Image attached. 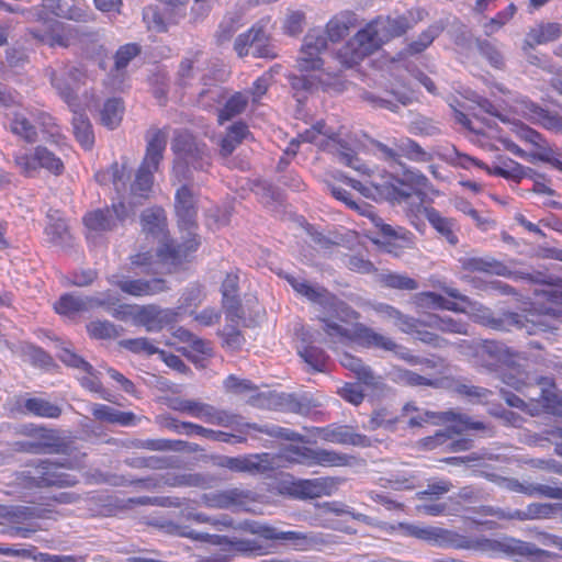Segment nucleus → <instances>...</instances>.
I'll use <instances>...</instances> for the list:
<instances>
[{"instance_id":"obj_41","label":"nucleus","mask_w":562,"mask_h":562,"mask_svg":"<svg viewBox=\"0 0 562 562\" xmlns=\"http://www.w3.org/2000/svg\"><path fill=\"white\" fill-rule=\"evenodd\" d=\"M349 340L366 347L386 348L385 338L362 324L350 327Z\"/></svg>"},{"instance_id":"obj_47","label":"nucleus","mask_w":562,"mask_h":562,"mask_svg":"<svg viewBox=\"0 0 562 562\" xmlns=\"http://www.w3.org/2000/svg\"><path fill=\"white\" fill-rule=\"evenodd\" d=\"M249 102L248 93L235 92L225 102L224 106L218 112V121H229L233 117L245 112Z\"/></svg>"},{"instance_id":"obj_6","label":"nucleus","mask_w":562,"mask_h":562,"mask_svg":"<svg viewBox=\"0 0 562 562\" xmlns=\"http://www.w3.org/2000/svg\"><path fill=\"white\" fill-rule=\"evenodd\" d=\"M325 123L317 122L311 128H307L301 133L299 135L300 139L302 142L316 144L322 149L334 153L341 164L359 171L360 173L369 176L370 169L360 161L355 151L346 144L337 140L335 133L325 130Z\"/></svg>"},{"instance_id":"obj_57","label":"nucleus","mask_w":562,"mask_h":562,"mask_svg":"<svg viewBox=\"0 0 562 562\" xmlns=\"http://www.w3.org/2000/svg\"><path fill=\"white\" fill-rule=\"evenodd\" d=\"M352 25L351 15H339L333 18L326 25V30L322 31L326 36V40L331 42H338L349 34V30Z\"/></svg>"},{"instance_id":"obj_48","label":"nucleus","mask_w":562,"mask_h":562,"mask_svg":"<svg viewBox=\"0 0 562 562\" xmlns=\"http://www.w3.org/2000/svg\"><path fill=\"white\" fill-rule=\"evenodd\" d=\"M71 122L74 134L77 140L81 144L82 147L90 149L94 143V136L88 116L82 112H77L74 110Z\"/></svg>"},{"instance_id":"obj_52","label":"nucleus","mask_w":562,"mask_h":562,"mask_svg":"<svg viewBox=\"0 0 562 562\" xmlns=\"http://www.w3.org/2000/svg\"><path fill=\"white\" fill-rule=\"evenodd\" d=\"M128 178L130 175L126 172V167L124 165H119L117 162H114L109 170L95 173L98 182L105 184L111 181L117 193L125 191Z\"/></svg>"},{"instance_id":"obj_51","label":"nucleus","mask_w":562,"mask_h":562,"mask_svg":"<svg viewBox=\"0 0 562 562\" xmlns=\"http://www.w3.org/2000/svg\"><path fill=\"white\" fill-rule=\"evenodd\" d=\"M10 131L27 143H34L37 138L36 126L22 112L13 113L10 120Z\"/></svg>"},{"instance_id":"obj_2","label":"nucleus","mask_w":562,"mask_h":562,"mask_svg":"<svg viewBox=\"0 0 562 562\" xmlns=\"http://www.w3.org/2000/svg\"><path fill=\"white\" fill-rule=\"evenodd\" d=\"M172 176L178 182H193L194 172H209L212 156L207 145L186 130L175 131Z\"/></svg>"},{"instance_id":"obj_5","label":"nucleus","mask_w":562,"mask_h":562,"mask_svg":"<svg viewBox=\"0 0 562 562\" xmlns=\"http://www.w3.org/2000/svg\"><path fill=\"white\" fill-rule=\"evenodd\" d=\"M27 32L38 44L49 47L67 48L79 45L83 48L90 43H95L99 37L97 32L87 27L74 26L57 21L45 23L41 27H31Z\"/></svg>"},{"instance_id":"obj_37","label":"nucleus","mask_w":562,"mask_h":562,"mask_svg":"<svg viewBox=\"0 0 562 562\" xmlns=\"http://www.w3.org/2000/svg\"><path fill=\"white\" fill-rule=\"evenodd\" d=\"M289 541L296 550H308L319 544H324L325 540L321 533L301 532V531H280V539Z\"/></svg>"},{"instance_id":"obj_19","label":"nucleus","mask_w":562,"mask_h":562,"mask_svg":"<svg viewBox=\"0 0 562 562\" xmlns=\"http://www.w3.org/2000/svg\"><path fill=\"white\" fill-rule=\"evenodd\" d=\"M339 71H322V74L308 75V72H301L290 77V83L293 90L300 92H311L315 89L322 88L327 90L330 87L338 88L340 82L338 81Z\"/></svg>"},{"instance_id":"obj_28","label":"nucleus","mask_w":562,"mask_h":562,"mask_svg":"<svg viewBox=\"0 0 562 562\" xmlns=\"http://www.w3.org/2000/svg\"><path fill=\"white\" fill-rule=\"evenodd\" d=\"M423 326L429 327L446 334L470 335L469 324L460 318L448 315L428 314L422 321Z\"/></svg>"},{"instance_id":"obj_50","label":"nucleus","mask_w":562,"mask_h":562,"mask_svg":"<svg viewBox=\"0 0 562 562\" xmlns=\"http://www.w3.org/2000/svg\"><path fill=\"white\" fill-rule=\"evenodd\" d=\"M50 82L60 98L71 108L77 103V89L74 87L67 76H63L60 70L50 71Z\"/></svg>"},{"instance_id":"obj_62","label":"nucleus","mask_w":562,"mask_h":562,"mask_svg":"<svg viewBox=\"0 0 562 562\" xmlns=\"http://www.w3.org/2000/svg\"><path fill=\"white\" fill-rule=\"evenodd\" d=\"M35 159L37 165L49 170L55 175H60L64 170L63 161L47 148L38 146L35 149Z\"/></svg>"},{"instance_id":"obj_30","label":"nucleus","mask_w":562,"mask_h":562,"mask_svg":"<svg viewBox=\"0 0 562 562\" xmlns=\"http://www.w3.org/2000/svg\"><path fill=\"white\" fill-rule=\"evenodd\" d=\"M425 16V10L411 9L393 19L389 18V38H395L405 35L408 31L413 30L417 23L422 22Z\"/></svg>"},{"instance_id":"obj_34","label":"nucleus","mask_w":562,"mask_h":562,"mask_svg":"<svg viewBox=\"0 0 562 562\" xmlns=\"http://www.w3.org/2000/svg\"><path fill=\"white\" fill-rule=\"evenodd\" d=\"M333 177L334 179L348 183L368 199H372L376 202H382L386 199V187L384 184H376L374 182L364 184L361 181L347 177L340 171L333 173Z\"/></svg>"},{"instance_id":"obj_60","label":"nucleus","mask_w":562,"mask_h":562,"mask_svg":"<svg viewBox=\"0 0 562 562\" xmlns=\"http://www.w3.org/2000/svg\"><path fill=\"white\" fill-rule=\"evenodd\" d=\"M454 392L475 404H486L493 395V392L488 389L461 382L456 383Z\"/></svg>"},{"instance_id":"obj_32","label":"nucleus","mask_w":562,"mask_h":562,"mask_svg":"<svg viewBox=\"0 0 562 562\" xmlns=\"http://www.w3.org/2000/svg\"><path fill=\"white\" fill-rule=\"evenodd\" d=\"M49 223L45 228L48 240L55 246L66 247L71 244V235L67 223L58 216V212L48 213Z\"/></svg>"},{"instance_id":"obj_25","label":"nucleus","mask_w":562,"mask_h":562,"mask_svg":"<svg viewBox=\"0 0 562 562\" xmlns=\"http://www.w3.org/2000/svg\"><path fill=\"white\" fill-rule=\"evenodd\" d=\"M446 24L443 21H437L424 30L416 40L408 43L397 57H393L392 61L405 59L409 56H415L425 52L434 41L445 31Z\"/></svg>"},{"instance_id":"obj_16","label":"nucleus","mask_w":562,"mask_h":562,"mask_svg":"<svg viewBox=\"0 0 562 562\" xmlns=\"http://www.w3.org/2000/svg\"><path fill=\"white\" fill-rule=\"evenodd\" d=\"M487 477L495 482L499 487L510 492L525 494L528 496H544L553 499H562V487L548 484L521 483L514 477H505L497 474H487Z\"/></svg>"},{"instance_id":"obj_21","label":"nucleus","mask_w":562,"mask_h":562,"mask_svg":"<svg viewBox=\"0 0 562 562\" xmlns=\"http://www.w3.org/2000/svg\"><path fill=\"white\" fill-rule=\"evenodd\" d=\"M58 358L66 366L85 371L87 375L81 378V385L91 392L100 393L104 400H108V397L103 394L102 383L99 380L97 371L89 362H87L85 359H82L80 356L76 355L68 348H63L58 355Z\"/></svg>"},{"instance_id":"obj_46","label":"nucleus","mask_w":562,"mask_h":562,"mask_svg":"<svg viewBox=\"0 0 562 562\" xmlns=\"http://www.w3.org/2000/svg\"><path fill=\"white\" fill-rule=\"evenodd\" d=\"M527 109L529 110L530 119L542 127L562 134V117L555 113H551L541 106L530 103Z\"/></svg>"},{"instance_id":"obj_56","label":"nucleus","mask_w":562,"mask_h":562,"mask_svg":"<svg viewBox=\"0 0 562 562\" xmlns=\"http://www.w3.org/2000/svg\"><path fill=\"white\" fill-rule=\"evenodd\" d=\"M263 25L255 24L247 32L239 34L234 42V50L239 57H245L249 53V48H254L258 44V37L262 36Z\"/></svg>"},{"instance_id":"obj_38","label":"nucleus","mask_w":562,"mask_h":562,"mask_svg":"<svg viewBox=\"0 0 562 562\" xmlns=\"http://www.w3.org/2000/svg\"><path fill=\"white\" fill-rule=\"evenodd\" d=\"M249 135L248 126L243 122H237L231 125L226 135L222 138L220 144V154L223 157L229 156L235 148Z\"/></svg>"},{"instance_id":"obj_61","label":"nucleus","mask_w":562,"mask_h":562,"mask_svg":"<svg viewBox=\"0 0 562 562\" xmlns=\"http://www.w3.org/2000/svg\"><path fill=\"white\" fill-rule=\"evenodd\" d=\"M90 336L97 339H112L121 336L123 327L116 326L109 321L91 322L87 326Z\"/></svg>"},{"instance_id":"obj_58","label":"nucleus","mask_w":562,"mask_h":562,"mask_svg":"<svg viewBox=\"0 0 562 562\" xmlns=\"http://www.w3.org/2000/svg\"><path fill=\"white\" fill-rule=\"evenodd\" d=\"M25 409L38 417L58 418L61 414V408L44 398L32 397L25 401Z\"/></svg>"},{"instance_id":"obj_8","label":"nucleus","mask_w":562,"mask_h":562,"mask_svg":"<svg viewBox=\"0 0 562 562\" xmlns=\"http://www.w3.org/2000/svg\"><path fill=\"white\" fill-rule=\"evenodd\" d=\"M61 468H70V463H59L49 459L41 460L30 470L20 474L21 484L26 488L67 487L77 484V479L61 472Z\"/></svg>"},{"instance_id":"obj_55","label":"nucleus","mask_w":562,"mask_h":562,"mask_svg":"<svg viewBox=\"0 0 562 562\" xmlns=\"http://www.w3.org/2000/svg\"><path fill=\"white\" fill-rule=\"evenodd\" d=\"M175 411L187 413L192 417L200 418L207 423L212 412V405L193 400H177L171 406Z\"/></svg>"},{"instance_id":"obj_53","label":"nucleus","mask_w":562,"mask_h":562,"mask_svg":"<svg viewBox=\"0 0 562 562\" xmlns=\"http://www.w3.org/2000/svg\"><path fill=\"white\" fill-rule=\"evenodd\" d=\"M124 105L121 99H109L100 111L101 123L110 130H114L122 121Z\"/></svg>"},{"instance_id":"obj_7","label":"nucleus","mask_w":562,"mask_h":562,"mask_svg":"<svg viewBox=\"0 0 562 562\" xmlns=\"http://www.w3.org/2000/svg\"><path fill=\"white\" fill-rule=\"evenodd\" d=\"M285 280L297 294L306 297L314 304H318L324 310L334 313L339 319L348 321L358 317V313L355 310L337 299L336 295L330 293L324 286L312 284L303 278L291 274H286Z\"/></svg>"},{"instance_id":"obj_39","label":"nucleus","mask_w":562,"mask_h":562,"mask_svg":"<svg viewBox=\"0 0 562 562\" xmlns=\"http://www.w3.org/2000/svg\"><path fill=\"white\" fill-rule=\"evenodd\" d=\"M440 418L445 422H456L457 424L448 427L451 437L459 435L468 429L484 430L486 426L482 422H473L472 418L467 414H461L454 411H447L441 413Z\"/></svg>"},{"instance_id":"obj_22","label":"nucleus","mask_w":562,"mask_h":562,"mask_svg":"<svg viewBox=\"0 0 562 562\" xmlns=\"http://www.w3.org/2000/svg\"><path fill=\"white\" fill-rule=\"evenodd\" d=\"M234 472L265 473L271 469L268 453L250 454L247 457H224L218 463Z\"/></svg>"},{"instance_id":"obj_49","label":"nucleus","mask_w":562,"mask_h":562,"mask_svg":"<svg viewBox=\"0 0 562 562\" xmlns=\"http://www.w3.org/2000/svg\"><path fill=\"white\" fill-rule=\"evenodd\" d=\"M240 21L241 14L238 12H229L224 15L214 34L215 42L218 46H222L232 40L240 26Z\"/></svg>"},{"instance_id":"obj_11","label":"nucleus","mask_w":562,"mask_h":562,"mask_svg":"<svg viewBox=\"0 0 562 562\" xmlns=\"http://www.w3.org/2000/svg\"><path fill=\"white\" fill-rule=\"evenodd\" d=\"M461 268L470 272H484L506 277L513 280H527L529 282H539L541 274L533 276L525 271H513L502 261L493 257H462L459 259Z\"/></svg>"},{"instance_id":"obj_1","label":"nucleus","mask_w":562,"mask_h":562,"mask_svg":"<svg viewBox=\"0 0 562 562\" xmlns=\"http://www.w3.org/2000/svg\"><path fill=\"white\" fill-rule=\"evenodd\" d=\"M385 25L382 21L375 20L369 23L351 37L342 47L338 49L335 58L341 68H323L324 59L322 53L327 49V40L322 30H311L303 38L299 56L296 58V68L300 72L322 71H342V69L352 68L364 57L374 53L383 44Z\"/></svg>"},{"instance_id":"obj_33","label":"nucleus","mask_w":562,"mask_h":562,"mask_svg":"<svg viewBox=\"0 0 562 562\" xmlns=\"http://www.w3.org/2000/svg\"><path fill=\"white\" fill-rule=\"evenodd\" d=\"M203 56V50L196 49L189 52L188 56L182 58L177 72V82L180 86L186 87L195 78Z\"/></svg>"},{"instance_id":"obj_15","label":"nucleus","mask_w":562,"mask_h":562,"mask_svg":"<svg viewBox=\"0 0 562 562\" xmlns=\"http://www.w3.org/2000/svg\"><path fill=\"white\" fill-rule=\"evenodd\" d=\"M178 313L172 308H164L156 304L138 305L135 325L143 326L147 331L157 333L177 322Z\"/></svg>"},{"instance_id":"obj_35","label":"nucleus","mask_w":562,"mask_h":562,"mask_svg":"<svg viewBox=\"0 0 562 562\" xmlns=\"http://www.w3.org/2000/svg\"><path fill=\"white\" fill-rule=\"evenodd\" d=\"M91 297L86 295L64 294L54 304V308L58 314L72 315L80 312L92 310Z\"/></svg>"},{"instance_id":"obj_43","label":"nucleus","mask_w":562,"mask_h":562,"mask_svg":"<svg viewBox=\"0 0 562 562\" xmlns=\"http://www.w3.org/2000/svg\"><path fill=\"white\" fill-rule=\"evenodd\" d=\"M404 156L411 160L426 161L427 153L412 139H401L394 143V148H389V159Z\"/></svg>"},{"instance_id":"obj_13","label":"nucleus","mask_w":562,"mask_h":562,"mask_svg":"<svg viewBox=\"0 0 562 562\" xmlns=\"http://www.w3.org/2000/svg\"><path fill=\"white\" fill-rule=\"evenodd\" d=\"M20 434L27 438H32L42 454H67L71 450L70 443L61 438L59 432L55 429L30 424L24 425L20 429Z\"/></svg>"},{"instance_id":"obj_36","label":"nucleus","mask_w":562,"mask_h":562,"mask_svg":"<svg viewBox=\"0 0 562 562\" xmlns=\"http://www.w3.org/2000/svg\"><path fill=\"white\" fill-rule=\"evenodd\" d=\"M424 215L431 226L442 236L450 245L458 244V237L453 231L454 223L452 220L441 216L434 207H425Z\"/></svg>"},{"instance_id":"obj_23","label":"nucleus","mask_w":562,"mask_h":562,"mask_svg":"<svg viewBox=\"0 0 562 562\" xmlns=\"http://www.w3.org/2000/svg\"><path fill=\"white\" fill-rule=\"evenodd\" d=\"M315 435L321 439L339 445L367 446L366 436L356 434L352 427L347 425H328L315 428Z\"/></svg>"},{"instance_id":"obj_54","label":"nucleus","mask_w":562,"mask_h":562,"mask_svg":"<svg viewBox=\"0 0 562 562\" xmlns=\"http://www.w3.org/2000/svg\"><path fill=\"white\" fill-rule=\"evenodd\" d=\"M196 244L190 243L188 244H176L175 241H161V247L158 249V255L165 259L170 260L171 262H180L184 259L190 251L195 250Z\"/></svg>"},{"instance_id":"obj_63","label":"nucleus","mask_w":562,"mask_h":562,"mask_svg":"<svg viewBox=\"0 0 562 562\" xmlns=\"http://www.w3.org/2000/svg\"><path fill=\"white\" fill-rule=\"evenodd\" d=\"M389 319H392L394 325L397 326L402 331L411 334L416 333L418 326H423V318H414L408 315H404L398 310L389 306Z\"/></svg>"},{"instance_id":"obj_26","label":"nucleus","mask_w":562,"mask_h":562,"mask_svg":"<svg viewBox=\"0 0 562 562\" xmlns=\"http://www.w3.org/2000/svg\"><path fill=\"white\" fill-rule=\"evenodd\" d=\"M334 487V481L329 477L313 480H299L289 487V493L301 499L316 498L322 495H330Z\"/></svg>"},{"instance_id":"obj_14","label":"nucleus","mask_w":562,"mask_h":562,"mask_svg":"<svg viewBox=\"0 0 562 562\" xmlns=\"http://www.w3.org/2000/svg\"><path fill=\"white\" fill-rule=\"evenodd\" d=\"M290 459L306 467H341L348 463L347 454L327 449H313L308 447H293Z\"/></svg>"},{"instance_id":"obj_20","label":"nucleus","mask_w":562,"mask_h":562,"mask_svg":"<svg viewBox=\"0 0 562 562\" xmlns=\"http://www.w3.org/2000/svg\"><path fill=\"white\" fill-rule=\"evenodd\" d=\"M180 183L175 194V210L179 221L191 227L198 214V194L193 190V182Z\"/></svg>"},{"instance_id":"obj_3","label":"nucleus","mask_w":562,"mask_h":562,"mask_svg":"<svg viewBox=\"0 0 562 562\" xmlns=\"http://www.w3.org/2000/svg\"><path fill=\"white\" fill-rule=\"evenodd\" d=\"M168 133L166 130L150 128L147 132L146 154L139 166L134 182L131 184V198L126 205L135 210L147 198L154 182V172L158 171L167 146Z\"/></svg>"},{"instance_id":"obj_24","label":"nucleus","mask_w":562,"mask_h":562,"mask_svg":"<svg viewBox=\"0 0 562 562\" xmlns=\"http://www.w3.org/2000/svg\"><path fill=\"white\" fill-rule=\"evenodd\" d=\"M502 551L513 555L526 558L530 562H546L549 559H553L557 554L542 550L531 542L517 540L514 538L506 539L499 543Z\"/></svg>"},{"instance_id":"obj_17","label":"nucleus","mask_w":562,"mask_h":562,"mask_svg":"<svg viewBox=\"0 0 562 562\" xmlns=\"http://www.w3.org/2000/svg\"><path fill=\"white\" fill-rule=\"evenodd\" d=\"M109 281L116 285L122 292L132 296H150L168 290L162 279H130L124 276L114 274Z\"/></svg>"},{"instance_id":"obj_27","label":"nucleus","mask_w":562,"mask_h":562,"mask_svg":"<svg viewBox=\"0 0 562 562\" xmlns=\"http://www.w3.org/2000/svg\"><path fill=\"white\" fill-rule=\"evenodd\" d=\"M340 363L342 367L355 372L358 380L367 387H371L373 392L380 390L383 385L382 378L375 376L372 370L366 367L359 358L345 352L340 356Z\"/></svg>"},{"instance_id":"obj_59","label":"nucleus","mask_w":562,"mask_h":562,"mask_svg":"<svg viewBox=\"0 0 562 562\" xmlns=\"http://www.w3.org/2000/svg\"><path fill=\"white\" fill-rule=\"evenodd\" d=\"M54 12L59 18L76 22H88L94 19L92 11L75 3H58Z\"/></svg>"},{"instance_id":"obj_10","label":"nucleus","mask_w":562,"mask_h":562,"mask_svg":"<svg viewBox=\"0 0 562 562\" xmlns=\"http://www.w3.org/2000/svg\"><path fill=\"white\" fill-rule=\"evenodd\" d=\"M389 533L413 537L439 547H460L458 543L459 536L451 530L440 527L400 522L397 525H389Z\"/></svg>"},{"instance_id":"obj_29","label":"nucleus","mask_w":562,"mask_h":562,"mask_svg":"<svg viewBox=\"0 0 562 562\" xmlns=\"http://www.w3.org/2000/svg\"><path fill=\"white\" fill-rule=\"evenodd\" d=\"M477 356L488 370H494L498 364L508 363L510 360V353L506 346L494 340H484Z\"/></svg>"},{"instance_id":"obj_42","label":"nucleus","mask_w":562,"mask_h":562,"mask_svg":"<svg viewBox=\"0 0 562 562\" xmlns=\"http://www.w3.org/2000/svg\"><path fill=\"white\" fill-rule=\"evenodd\" d=\"M306 339L302 338V345L297 346V353L304 362L316 372H323L326 368L327 356L325 351L316 346L305 345Z\"/></svg>"},{"instance_id":"obj_40","label":"nucleus","mask_w":562,"mask_h":562,"mask_svg":"<svg viewBox=\"0 0 562 562\" xmlns=\"http://www.w3.org/2000/svg\"><path fill=\"white\" fill-rule=\"evenodd\" d=\"M389 378L396 383L411 386H438L439 384L438 380L426 378L424 375L417 374L413 371L400 368L397 366H392V368L389 370Z\"/></svg>"},{"instance_id":"obj_31","label":"nucleus","mask_w":562,"mask_h":562,"mask_svg":"<svg viewBox=\"0 0 562 562\" xmlns=\"http://www.w3.org/2000/svg\"><path fill=\"white\" fill-rule=\"evenodd\" d=\"M142 232L154 239H166V215L162 209H148L140 216Z\"/></svg>"},{"instance_id":"obj_45","label":"nucleus","mask_w":562,"mask_h":562,"mask_svg":"<svg viewBox=\"0 0 562 562\" xmlns=\"http://www.w3.org/2000/svg\"><path fill=\"white\" fill-rule=\"evenodd\" d=\"M414 234L403 227L392 228L389 225V254L400 256L405 249L415 246Z\"/></svg>"},{"instance_id":"obj_4","label":"nucleus","mask_w":562,"mask_h":562,"mask_svg":"<svg viewBox=\"0 0 562 562\" xmlns=\"http://www.w3.org/2000/svg\"><path fill=\"white\" fill-rule=\"evenodd\" d=\"M467 304L471 307L473 321L492 329L509 331L515 328L524 329L528 335H537L551 328L544 316L536 312H504L501 315H494L490 308L482 304L471 300Z\"/></svg>"},{"instance_id":"obj_44","label":"nucleus","mask_w":562,"mask_h":562,"mask_svg":"<svg viewBox=\"0 0 562 562\" xmlns=\"http://www.w3.org/2000/svg\"><path fill=\"white\" fill-rule=\"evenodd\" d=\"M562 35V25L555 22L542 23L533 29L527 35L530 45H541L553 42Z\"/></svg>"},{"instance_id":"obj_64","label":"nucleus","mask_w":562,"mask_h":562,"mask_svg":"<svg viewBox=\"0 0 562 562\" xmlns=\"http://www.w3.org/2000/svg\"><path fill=\"white\" fill-rule=\"evenodd\" d=\"M516 11V5L510 3L505 10L498 12L494 18L490 19L488 22L483 25L484 33L490 36L497 32L514 18Z\"/></svg>"},{"instance_id":"obj_9","label":"nucleus","mask_w":562,"mask_h":562,"mask_svg":"<svg viewBox=\"0 0 562 562\" xmlns=\"http://www.w3.org/2000/svg\"><path fill=\"white\" fill-rule=\"evenodd\" d=\"M428 183L427 177L418 171L405 170L402 178L389 175V202L407 203L416 195L419 203L412 212L424 214L426 192L422 189L427 188Z\"/></svg>"},{"instance_id":"obj_18","label":"nucleus","mask_w":562,"mask_h":562,"mask_svg":"<svg viewBox=\"0 0 562 562\" xmlns=\"http://www.w3.org/2000/svg\"><path fill=\"white\" fill-rule=\"evenodd\" d=\"M250 501V492L237 487L204 493L201 503L209 508L232 509L245 506Z\"/></svg>"},{"instance_id":"obj_12","label":"nucleus","mask_w":562,"mask_h":562,"mask_svg":"<svg viewBox=\"0 0 562 562\" xmlns=\"http://www.w3.org/2000/svg\"><path fill=\"white\" fill-rule=\"evenodd\" d=\"M135 210L126 205V202L121 201L114 203L112 207L97 210L87 214L83 218L86 226L95 232L112 231L116 227L117 223L132 217Z\"/></svg>"}]
</instances>
